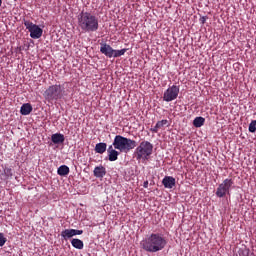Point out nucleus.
<instances>
[{
  "instance_id": "nucleus-14",
  "label": "nucleus",
  "mask_w": 256,
  "mask_h": 256,
  "mask_svg": "<svg viewBox=\"0 0 256 256\" xmlns=\"http://www.w3.org/2000/svg\"><path fill=\"white\" fill-rule=\"evenodd\" d=\"M108 152V159L109 161H117L119 157V152L113 149V145H110L107 149Z\"/></svg>"
},
{
  "instance_id": "nucleus-25",
  "label": "nucleus",
  "mask_w": 256,
  "mask_h": 256,
  "mask_svg": "<svg viewBox=\"0 0 256 256\" xmlns=\"http://www.w3.org/2000/svg\"><path fill=\"white\" fill-rule=\"evenodd\" d=\"M147 187H149V181H145V182L143 183V188H144V189H147Z\"/></svg>"
},
{
  "instance_id": "nucleus-24",
  "label": "nucleus",
  "mask_w": 256,
  "mask_h": 256,
  "mask_svg": "<svg viewBox=\"0 0 256 256\" xmlns=\"http://www.w3.org/2000/svg\"><path fill=\"white\" fill-rule=\"evenodd\" d=\"M206 21H207V17L203 16V17L200 18V23H201L202 25H205V22H206Z\"/></svg>"
},
{
  "instance_id": "nucleus-17",
  "label": "nucleus",
  "mask_w": 256,
  "mask_h": 256,
  "mask_svg": "<svg viewBox=\"0 0 256 256\" xmlns=\"http://www.w3.org/2000/svg\"><path fill=\"white\" fill-rule=\"evenodd\" d=\"M71 245L74 249H83L84 247L83 240L77 238L71 240Z\"/></svg>"
},
{
  "instance_id": "nucleus-6",
  "label": "nucleus",
  "mask_w": 256,
  "mask_h": 256,
  "mask_svg": "<svg viewBox=\"0 0 256 256\" xmlns=\"http://www.w3.org/2000/svg\"><path fill=\"white\" fill-rule=\"evenodd\" d=\"M127 51H129V49L127 48H123L121 50H115L113 49V47H111V45L107 43L100 44V53H102V55H105V57H108V59H111L113 57L114 59H117V57H123V55H125Z\"/></svg>"
},
{
  "instance_id": "nucleus-7",
  "label": "nucleus",
  "mask_w": 256,
  "mask_h": 256,
  "mask_svg": "<svg viewBox=\"0 0 256 256\" xmlns=\"http://www.w3.org/2000/svg\"><path fill=\"white\" fill-rule=\"evenodd\" d=\"M24 26L29 31L31 39H41L43 36V29L33 22L24 20Z\"/></svg>"
},
{
  "instance_id": "nucleus-8",
  "label": "nucleus",
  "mask_w": 256,
  "mask_h": 256,
  "mask_svg": "<svg viewBox=\"0 0 256 256\" xmlns=\"http://www.w3.org/2000/svg\"><path fill=\"white\" fill-rule=\"evenodd\" d=\"M231 187H233V179H225L221 184H219L216 190V196H218L221 199L225 197V195H229Z\"/></svg>"
},
{
  "instance_id": "nucleus-2",
  "label": "nucleus",
  "mask_w": 256,
  "mask_h": 256,
  "mask_svg": "<svg viewBox=\"0 0 256 256\" xmlns=\"http://www.w3.org/2000/svg\"><path fill=\"white\" fill-rule=\"evenodd\" d=\"M78 29L82 33H95L99 31V18L91 12L81 11L77 15Z\"/></svg>"
},
{
  "instance_id": "nucleus-5",
  "label": "nucleus",
  "mask_w": 256,
  "mask_h": 256,
  "mask_svg": "<svg viewBox=\"0 0 256 256\" xmlns=\"http://www.w3.org/2000/svg\"><path fill=\"white\" fill-rule=\"evenodd\" d=\"M63 93H65V87H63L61 84H55L49 86L45 91H44V98L46 101H59V99L63 98Z\"/></svg>"
},
{
  "instance_id": "nucleus-13",
  "label": "nucleus",
  "mask_w": 256,
  "mask_h": 256,
  "mask_svg": "<svg viewBox=\"0 0 256 256\" xmlns=\"http://www.w3.org/2000/svg\"><path fill=\"white\" fill-rule=\"evenodd\" d=\"M51 141L54 143V145H61V143H65V135L55 133L51 136Z\"/></svg>"
},
{
  "instance_id": "nucleus-3",
  "label": "nucleus",
  "mask_w": 256,
  "mask_h": 256,
  "mask_svg": "<svg viewBox=\"0 0 256 256\" xmlns=\"http://www.w3.org/2000/svg\"><path fill=\"white\" fill-rule=\"evenodd\" d=\"M113 147L121 153H127V151H131V149L137 147V142L121 135H116L113 141Z\"/></svg>"
},
{
  "instance_id": "nucleus-1",
  "label": "nucleus",
  "mask_w": 256,
  "mask_h": 256,
  "mask_svg": "<svg viewBox=\"0 0 256 256\" xmlns=\"http://www.w3.org/2000/svg\"><path fill=\"white\" fill-rule=\"evenodd\" d=\"M140 247L147 253H159L167 247V239L163 234L151 233L140 242Z\"/></svg>"
},
{
  "instance_id": "nucleus-12",
  "label": "nucleus",
  "mask_w": 256,
  "mask_h": 256,
  "mask_svg": "<svg viewBox=\"0 0 256 256\" xmlns=\"http://www.w3.org/2000/svg\"><path fill=\"white\" fill-rule=\"evenodd\" d=\"M162 184L165 189H173V187H175L176 180L173 176H165L162 180Z\"/></svg>"
},
{
  "instance_id": "nucleus-10",
  "label": "nucleus",
  "mask_w": 256,
  "mask_h": 256,
  "mask_svg": "<svg viewBox=\"0 0 256 256\" xmlns=\"http://www.w3.org/2000/svg\"><path fill=\"white\" fill-rule=\"evenodd\" d=\"M75 235H83V230L77 229H65L61 232V237L67 241V239H71V237H75Z\"/></svg>"
},
{
  "instance_id": "nucleus-18",
  "label": "nucleus",
  "mask_w": 256,
  "mask_h": 256,
  "mask_svg": "<svg viewBox=\"0 0 256 256\" xmlns=\"http://www.w3.org/2000/svg\"><path fill=\"white\" fill-rule=\"evenodd\" d=\"M69 173V168L67 165H61L57 169V174L60 175V177H66V175Z\"/></svg>"
},
{
  "instance_id": "nucleus-16",
  "label": "nucleus",
  "mask_w": 256,
  "mask_h": 256,
  "mask_svg": "<svg viewBox=\"0 0 256 256\" xmlns=\"http://www.w3.org/2000/svg\"><path fill=\"white\" fill-rule=\"evenodd\" d=\"M105 151H107V143L100 142V143L96 144V146H95L96 153L103 155V153H105Z\"/></svg>"
},
{
  "instance_id": "nucleus-22",
  "label": "nucleus",
  "mask_w": 256,
  "mask_h": 256,
  "mask_svg": "<svg viewBox=\"0 0 256 256\" xmlns=\"http://www.w3.org/2000/svg\"><path fill=\"white\" fill-rule=\"evenodd\" d=\"M7 243V238H5V235L3 233H0V247H3Z\"/></svg>"
},
{
  "instance_id": "nucleus-20",
  "label": "nucleus",
  "mask_w": 256,
  "mask_h": 256,
  "mask_svg": "<svg viewBox=\"0 0 256 256\" xmlns=\"http://www.w3.org/2000/svg\"><path fill=\"white\" fill-rule=\"evenodd\" d=\"M4 175L5 177L9 178V177H13V169L9 168V167H5L4 168Z\"/></svg>"
},
{
  "instance_id": "nucleus-15",
  "label": "nucleus",
  "mask_w": 256,
  "mask_h": 256,
  "mask_svg": "<svg viewBox=\"0 0 256 256\" xmlns=\"http://www.w3.org/2000/svg\"><path fill=\"white\" fill-rule=\"evenodd\" d=\"M31 111H33V106L29 103L23 104L20 108L21 115H30Z\"/></svg>"
},
{
  "instance_id": "nucleus-26",
  "label": "nucleus",
  "mask_w": 256,
  "mask_h": 256,
  "mask_svg": "<svg viewBox=\"0 0 256 256\" xmlns=\"http://www.w3.org/2000/svg\"><path fill=\"white\" fill-rule=\"evenodd\" d=\"M1 5H3V0H0V7H1Z\"/></svg>"
},
{
  "instance_id": "nucleus-19",
  "label": "nucleus",
  "mask_w": 256,
  "mask_h": 256,
  "mask_svg": "<svg viewBox=\"0 0 256 256\" xmlns=\"http://www.w3.org/2000/svg\"><path fill=\"white\" fill-rule=\"evenodd\" d=\"M193 125L196 127V128H199V127H203L205 125V118L199 116V117H196L194 120H193Z\"/></svg>"
},
{
  "instance_id": "nucleus-23",
  "label": "nucleus",
  "mask_w": 256,
  "mask_h": 256,
  "mask_svg": "<svg viewBox=\"0 0 256 256\" xmlns=\"http://www.w3.org/2000/svg\"><path fill=\"white\" fill-rule=\"evenodd\" d=\"M159 127H157V125H155V127H153V128H151L150 129V131L152 132V133H159Z\"/></svg>"
},
{
  "instance_id": "nucleus-9",
  "label": "nucleus",
  "mask_w": 256,
  "mask_h": 256,
  "mask_svg": "<svg viewBox=\"0 0 256 256\" xmlns=\"http://www.w3.org/2000/svg\"><path fill=\"white\" fill-rule=\"evenodd\" d=\"M177 97H179V86L172 85L164 92L163 101H166V103H171V101H175Z\"/></svg>"
},
{
  "instance_id": "nucleus-21",
  "label": "nucleus",
  "mask_w": 256,
  "mask_h": 256,
  "mask_svg": "<svg viewBox=\"0 0 256 256\" xmlns=\"http://www.w3.org/2000/svg\"><path fill=\"white\" fill-rule=\"evenodd\" d=\"M167 123H169V121L167 120H161V121H158L156 123V126L159 128V129H163V127H165V125H167Z\"/></svg>"
},
{
  "instance_id": "nucleus-4",
  "label": "nucleus",
  "mask_w": 256,
  "mask_h": 256,
  "mask_svg": "<svg viewBox=\"0 0 256 256\" xmlns=\"http://www.w3.org/2000/svg\"><path fill=\"white\" fill-rule=\"evenodd\" d=\"M134 155L137 161L149 160V157L153 155V145L147 140L140 142L134 151Z\"/></svg>"
},
{
  "instance_id": "nucleus-11",
  "label": "nucleus",
  "mask_w": 256,
  "mask_h": 256,
  "mask_svg": "<svg viewBox=\"0 0 256 256\" xmlns=\"http://www.w3.org/2000/svg\"><path fill=\"white\" fill-rule=\"evenodd\" d=\"M94 177L97 179H103L107 175V169L103 165L96 166L93 171Z\"/></svg>"
}]
</instances>
